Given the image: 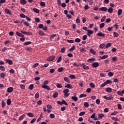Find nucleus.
I'll use <instances>...</instances> for the list:
<instances>
[{"label":"nucleus","mask_w":124,"mask_h":124,"mask_svg":"<svg viewBox=\"0 0 124 124\" xmlns=\"http://www.w3.org/2000/svg\"><path fill=\"white\" fill-rule=\"evenodd\" d=\"M7 105H10L11 104V99H8L7 100Z\"/></svg>","instance_id":"obj_30"},{"label":"nucleus","mask_w":124,"mask_h":124,"mask_svg":"<svg viewBox=\"0 0 124 124\" xmlns=\"http://www.w3.org/2000/svg\"><path fill=\"white\" fill-rule=\"evenodd\" d=\"M86 96H87V94L82 93L79 95V98H82V97H86Z\"/></svg>","instance_id":"obj_32"},{"label":"nucleus","mask_w":124,"mask_h":124,"mask_svg":"<svg viewBox=\"0 0 124 124\" xmlns=\"http://www.w3.org/2000/svg\"><path fill=\"white\" fill-rule=\"evenodd\" d=\"M99 11H104V12H106V11H107V10H108V9L106 7H102L100 8L99 9Z\"/></svg>","instance_id":"obj_6"},{"label":"nucleus","mask_w":124,"mask_h":124,"mask_svg":"<svg viewBox=\"0 0 124 124\" xmlns=\"http://www.w3.org/2000/svg\"><path fill=\"white\" fill-rule=\"evenodd\" d=\"M67 42H68V43H74V40H67Z\"/></svg>","instance_id":"obj_53"},{"label":"nucleus","mask_w":124,"mask_h":124,"mask_svg":"<svg viewBox=\"0 0 124 124\" xmlns=\"http://www.w3.org/2000/svg\"><path fill=\"white\" fill-rule=\"evenodd\" d=\"M58 72H62L63 71V68L62 67H60L58 69Z\"/></svg>","instance_id":"obj_43"},{"label":"nucleus","mask_w":124,"mask_h":124,"mask_svg":"<svg viewBox=\"0 0 124 124\" xmlns=\"http://www.w3.org/2000/svg\"><path fill=\"white\" fill-rule=\"evenodd\" d=\"M106 19V16H103L101 19V22H103L104 21H105V19Z\"/></svg>","instance_id":"obj_57"},{"label":"nucleus","mask_w":124,"mask_h":124,"mask_svg":"<svg viewBox=\"0 0 124 124\" xmlns=\"http://www.w3.org/2000/svg\"><path fill=\"white\" fill-rule=\"evenodd\" d=\"M119 33H117L116 32H114L113 33V36L114 37H119Z\"/></svg>","instance_id":"obj_36"},{"label":"nucleus","mask_w":124,"mask_h":124,"mask_svg":"<svg viewBox=\"0 0 124 124\" xmlns=\"http://www.w3.org/2000/svg\"><path fill=\"white\" fill-rule=\"evenodd\" d=\"M105 26V23H102L101 24H100V29H102V28H104V27Z\"/></svg>","instance_id":"obj_38"},{"label":"nucleus","mask_w":124,"mask_h":124,"mask_svg":"<svg viewBox=\"0 0 124 124\" xmlns=\"http://www.w3.org/2000/svg\"><path fill=\"white\" fill-rule=\"evenodd\" d=\"M75 42H77V43H79L81 42V39H80L79 38H77L75 39Z\"/></svg>","instance_id":"obj_47"},{"label":"nucleus","mask_w":124,"mask_h":124,"mask_svg":"<svg viewBox=\"0 0 124 124\" xmlns=\"http://www.w3.org/2000/svg\"><path fill=\"white\" fill-rule=\"evenodd\" d=\"M58 95H59V93H58V92H55L53 95V98H57Z\"/></svg>","instance_id":"obj_17"},{"label":"nucleus","mask_w":124,"mask_h":124,"mask_svg":"<svg viewBox=\"0 0 124 124\" xmlns=\"http://www.w3.org/2000/svg\"><path fill=\"white\" fill-rule=\"evenodd\" d=\"M39 34H40V35H41L42 36H43V35H45V33H44V32H43V31L40 30L38 32Z\"/></svg>","instance_id":"obj_15"},{"label":"nucleus","mask_w":124,"mask_h":124,"mask_svg":"<svg viewBox=\"0 0 124 124\" xmlns=\"http://www.w3.org/2000/svg\"><path fill=\"white\" fill-rule=\"evenodd\" d=\"M75 49V46H73L70 49L69 51L71 52V51H74Z\"/></svg>","instance_id":"obj_62"},{"label":"nucleus","mask_w":124,"mask_h":124,"mask_svg":"<svg viewBox=\"0 0 124 124\" xmlns=\"http://www.w3.org/2000/svg\"><path fill=\"white\" fill-rule=\"evenodd\" d=\"M14 90V89L13 88V87H9L7 89V92L9 93H12V92H13Z\"/></svg>","instance_id":"obj_12"},{"label":"nucleus","mask_w":124,"mask_h":124,"mask_svg":"<svg viewBox=\"0 0 124 124\" xmlns=\"http://www.w3.org/2000/svg\"><path fill=\"white\" fill-rule=\"evenodd\" d=\"M63 93H64V96H65V97H67V96H68V95H69V93H69V89H65L63 91Z\"/></svg>","instance_id":"obj_2"},{"label":"nucleus","mask_w":124,"mask_h":124,"mask_svg":"<svg viewBox=\"0 0 124 124\" xmlns=\"http://www.w3.org/2000/svg\"><path fill=\"white\" fill-rule=\"evenodd\" d=\"M0 77H1V78H4L5 77V74L3 73H1L0 74Z\"/></svg>","instance_id":"obj_42"},{"label":"nucleus","mask_w":124,"mask_h":124,"mask_svg":"<svg viewBox=\"0 0 124 124\" xmlns=\"http://www.w3.org/2000/svg\"><path fill=\"white\" fill-rule=\"evenodd\" d=\"M97 35L98 36H100L101 37H104V36H105V34L99 31L97 33Z\"/></svg>","instance_id":"obj_11"},{"label":"nucleus","mask_w":124,"mask_h":124,"mask_svg":"<svg viewBox=\"0 0 124 124\" xmlns=\"http://www.w3.org/2000/svg\"><path fill=\"white\" fill-rule=\"evenodd\" d=\"M49 117L51 118V119H54L55 118V115L53 113H51L49 115Z\"/></svg>","instance_id":"obj_56"},{"label":"nucleus","mask_w":124,"mask_h":124,"mask_svg":"<svg viewBox=\"0 0 124 124\" xmlns=\"http://www.w3.org/2000/svg\"><path fill=\"white\" fill-rule=\"evenodd\" d=\"M64 81L67 82V83H70V80H69V78L67 77L64 78Z\"/></svg>","instance_id":"obj_19"},{"label":"nucleus","mask_w":124,"mask_h":124,"mask_svg":"<svg viewBox=\"0 0 124 124\" xmlns=\"http://www.w3.org/2000/svg\"><path fill=\"white\" fill-rule=\"evenodd\" d=\"M103 98L107 100H111L113 97H107L106 96H104Z\"/></svg>","instance_id":"obj_18"},{"label":"nucleus","mask_w":124,"mask_h":124,"mask_svg":"<svg viewBox=\"0 0 124 124\" xmlns=\"http://www.w3.org/2000/svg\"><path fill=\"white\" fill-rule=\"evenodd\" d=\"M25 117H26V115L23 114L22 115H21V116L19 118V121H22V120H23V119H24V118H25Z\"/></svg>","instance_id":"obj_25"},{"label":"nucleus","mask_w":124,"mask_h":124,"mask_svg":"<svg viewBox=\"0 0 124 124\" xmlns=\"http://www.w3.org/2000/svg\"><path fill=\"white\" fill-rule=\"evenodd\" d=\"M62 60V56H60L57 60V62H61Z\"/></svg>","instance_id":"obj_40"},{"label":"nucleus","mask_w":124,"mask_h":124,"mask_svg":"<svg viewBox=\"0 0 124 124\" xmlns=\"http://www.w3.org/2000/svg\"><path fill=\"white\" fill-rule=\"evenodd\" d=\"M98 117L100 118V120L101 119H102V118H103V117H104V114H102V113H100L98 114Z\"/></svg>","instance_id":"obj_33"},{"label":"nucleus","mask_w":124,"mask_h":124,"mask_svg":"<svg viewBox=\"0 0 124 124\" xmlns=\"http://www.w3.org/2000/svg\"><path fill=\"white\" fill-rule=\"evenodd\" d=\"M90 86L91 88H93V89H94V88H95V85L93 82L90 83Z\"/></svg>","instance_id":"obj_27"},{"label":"nucleus","mask_w":124,"mask_h":124,"mask_svg":"<svg viewBox=\"0 0 124 124\" xmlns=\"http://www.w3.org/2000/svg\"><path fill=\"white\" fill-rule=\"evenodd\" d=\"M108 58V56L107 55H105L101 57V60H105V59H107Z\"/></svg>","instance_id":"obj_29"},{"label":"nucleus","mask_w":124,"mask_h":124,"mask_svg":"<svg viewBox=\"0 0 124 124\" xmlns=\"http://www.w3.org/2000/svg\"><path fill=\"white\" fill-rule=\"evenodd\" d=\"M108 76H109L110 77H112V76H114V74L112 72H109L108 73Z\"/></svg>","instance_id":"obj_52"},{"label":"nucleus","mask_w":124,"mask_h":124,"mask_svg":"<svg viewBox=\"0 0 124 124\" xmlns=\"http://www.w3.org/2000/svg\"><path fill=\"white\" fill-rule=\"evenodd\" d=\"M23 44L25 46H27V45H31V41L27 42L24 43Z\"/></svg>","instance_id":"obj_23"},{"label":"nucleus","mask_w":124,"mask_h":124,"mask_svg":"<svg viewBox=\"0 0 124 124\" xmlns=\"http://www.w3.org/2000/svg\"><path fill=\"white\" fill-rule=\"evenodd\" d=\"M20 3L21 4L25 5L27 3V1L26 0H20Z\"/></svg>","instance_id":"obj_28"},{"label":"nucleus","mask_w":124,"mask_h":124,"mask_svg":"<svg viewBox=\"0 0 124 124\" xmlns=\"http://www.w3.org/2000/svg\"><path fill=\"white\" fill-rule=\"evenodd\" d=\"M72 99H73V100H74V101H77L78 100V97L75 96H73L72 97Z\"/></svg>","instance_id":"obj_24"},{"label":"nucleus","mask_w":124,"mask_h":124,"mask_svg":"<svg viewBox=\"0 0 124 124\" xmlns=\"http://www.w3.org/2000/svg\"><path fill=\"white\" fill-rule=\"evenodd\" d=\"M92 66L94 68H96V67H98L99 66V63H98V62H95L92 64Z\"/></svg>","instance_id":"obj_5"},{"label":"nucleus","mask_w":124,"mask_h":124,"mask_svg":"<svg viewBox=\"0 0 124 124\" xmlns=\"http://www.w3.org/2000/svg\"><path fill=\"white\" fill-rule=\"evenodd\" d=\"M0 70H1V71H5V68H4L3 66H0Z\"/></svg>","instance_id":"obj_35"},{"label":"nucleus","mask_w":124,"mask_h":124,"mask_svg":"<svg viewBox=\"0 0 124 124\" xmlns=\"http://www.w3.org/2000/svg\"><path fill=\"white\" fill-rule=\"evenodd\" d=\"M6 62L9 63L10 65H12V64H13V61L9 59H6Z\"/></svg>","instance_id":"obj_7"},{"label":"nucleus","mask_w":124,"mask_h":124,"mask_svg":"<svg viewBox=\"0 0 124 124\" xmlns=\"http://www.w3.org/2000/svg\"><path fill=\"white\" fill-rule=\"evenodd\" d=\"M48 83H49L48 80H45L44 82V84L42 86V88H43V89H46V90H47V91H50L51 88H50L48 85H46L47 84H48Z\"/></svg>","instance_id":"obj_1"},{"label":"nucleus","mask_w":124,"mask_h":124,"mask_svg":"<svg viewBox=\"0 0 124 124\" xmlns=\"http://www.w3.org/2000/svg\"><path fill=\"white\" fill-rule=\"evenodd\" d=\"M112 44L111 43H108L106 45V48H109V47H111V45Z\"/></svg>","instance_id":"obj_61"},{"label":"nucleus","mask_w":124,"mask_h":124,"mask_svg":"<svg viewBox=\"0 0 124 124\" xmlns=\"http://www.w3.org/2000/svg\"><path fill=\"white\" fill-rule=\"evenodd\" d=\"M99 47H100V48H101V49H103V48H104L105 47V44H100Z\"/></svg>","instance_id":"obj_41"},{"label":"nucleus","mask_w":124,"mask_h":124,"mask_svg":"<svg viewBox=\"0 0 124 124\" xmlns=\"http://www.w3.org/2000/svg\"><path fill=\"white\" fill-rule=\"evenodd\" d=\"M84 106H85V107H86V108H88V107H89V103L88 102H85L84 103Z\"/></svg>","instance_id":"obj_49"},{"label":"nucleus","mask_w":124,"mask_h":124,"mask_svg":"<svg viewBox=\"0 0 124 124\" xmlns=\"http://www.w3.org/2000/svg\"><path fill=\"white\" fill-rule=\"evenodd\" d=\"M81 65L83 66L82 67H83V69H85V70H88V69H89V66L85 65L84 63H82L81 64Z\"/></svg>","instance_id":"obj_10"},{"label":"nucleus","mask_w":124,"mask_h":124,"mask_svg":"<svg viewBox=\"0 0 124 124\" xmlns=\"http://www.w3.org/2000/svg\"><path fill=\"white\" fill-rule=\"evenodd\" d=\"M16 35H17V36H19V37H21L22 36H25L24 35L22 34V33H20L19 31H16Z\"/></svg>","instance_id":"obj_14"},{"label":"nucleus","mask_w":124,"mask_h":124,"mask_svg":"<svg viewBox=\"0 0 124 124\" xmlns=\"http://www.w3.org/2000/svg\"><path fill=\"white\" fill-rule=\"evenodd\" d=\"M106 92H107V93H111L112 92V88H111L110 87L107 88L106 89Z\"/></svg>","instance_id":"obj_13"},{"label":"nucleus","mask_w":124,"mask_h":124,"mask_svg":"<svg viewBox=\"0 0 124 124\" xmlns=\"http://www.w3.org/2000/svg\"><path fill=\"white\" fill-rule=\"evenodd\" d=\"M38 97H39V93H36V94H35V98L36 99H37V98H38Z\"/></svg>","instance_id":"obj_45"},{"label":"nucleus","mask_w":124,"mask_h":124,"mask_svg":"<svg viewBox=\"0 0 124 124\" xmlns=\"http://www.w3.org/2000/svg\"><path fill=\"white\" fill-rule=\"evenodd\" d=\"M62 102L63 104H64V105H66V106L68 105V104H67L66 101H65V100H64L63 99L62 100Z\"/></svg>","instance_id":"obj_58"},{"label":"nucleus","mask_w":124,"mask_h":124,"mask_svg":"<svg viewBox=\"0 0 124 124\" xmlns=\"http://www.w3.org/2000/svg\"><path fill=\"white\" fill-rule=\"evenodd\" d=\"M69 78L71 79H75L76 77L74 75H70Z\"/></svg>","instance_id":"obj_44"},{"label":"nucleus","mask_w":124,"mask_h":124,"mask_svg":"<svg viewBox=\"0 0 124 124\" xmlns=\"http://www.w3.org/2000/svg\"><path fill=\"white\" fill-rule=\"evenodd\" d=\"M20 16L21 18H26L27 17L24 14H20Z\"/></svg>","instance_id":"obj_63"},{"label":"nucleus","mask_w":124,"mask_h":124,"mask_svg":"<svg viewBox=\"0 0 124 124\" xmlns=\"http://www.w3.org/2000/svg\"><path fill=\"white\" fill-rule=\"evenodd\" d=\"M25 36H21V38L20 39V41H21L22 42H24V41H25V40H26V38H24Z\"/></svg>","instance_id":"obj_48"},{"label":"nucleus","mask_w":124,"mask_h":124,"mask_svg":"<svg viewBox=\"0 0 124 124\" xmlns=\"http://www.w3.org/2000/svg\"><path fill=\"white\" fill-rule=\"evenodd\" d=\"M105 83L107 85H108V84H111L112 83V81L110 79H108L105 81Z\"/></svg>","instance_id":"obj_26"},{"label":"nucleus","mask_w":124,"mask_h":124,"mask_svg":"<svg viewBox=\"0 0 124 124\" xmlns=\"http://www.w3.org/2000/svg\"><path fill=\"white\" fill-rule=\"evenodd\" d=\"M117 94H118V95H120V96H123V92L122 91H118L117 92Z\"/></svg>","instance_id":"obj_46"},{"label":"nucleus","mask_w":124,"mask_h":124,"mask_svg":"<svg viewBox=\"0 0 124 124\" xmlns=\"http://www.w3.org/2000/svg\"><path fill=\"white\" fill-rule=\"evenodd\" d=\"M111 120L115 121V122H118L119 121V119L115 117H112Z\"/></svg>","instance_id":"obj_55"},{"label":"nucleus","mask_w":124,"mask_h":124,"mask_svg":"<svg viewBox=\"0 0 124 124\" xmlns=\"http://www.w3.org/2000/svg\"><path fill=\"white\" fill-rule=\"evenodd\" d=\"M27 115L28 117H30V118H31L33 116V114H32V113H31V112L28 113Z\"/></svg>","instance_id":"obj_37"},{"label":"nucleus","mask_w":124,"mask_h":124,"mask_svg":"<svg viewBox=\"0 0 124 124\" xmlns=\"http://www.w3.org/2000/svg\"><path fill=\"white\" fill-rule=\"evenodd\" d=\"M118 114V112L117 111H113L110 114V116H116Z\"/></svg>","instance_id":"obj_34"},{"label":"nucleus","mask_w":124,"mask_h":124,"mask_svg":"<svg viewBox=\"0 0 124 124\" xmlns=\"http://www.w3.org/2000/svg\"><path fill=\"white\" fill-rule=\"evenodd\" d=\"M88 38V36L87 35H84L82 37L83 40H86Z\"/></svg>","instance_id":"obj_60"},{"label":"nucleus","mask_w":124,"mask_h":124,"mask_svg":"<svg viewBox=\"0 0 124 124\" xmlns=\"http://www.w3.org/2000/svg\"><path fill=\"white\" fill-rule=\"evenodd\" d=\"M33 10L34 12H35V13H39V9H37L35 8H34L33 9Z\"/></svg>","instance_id":"obj_31"},{"label":"nucleus","mask_w":124,"mask_h":124,"mask_svg":"<svg viewBox=\"0 0 124 124\" xmlns=\"http://www.w3.org/2000/svg\"><path fill=\"white\" fill-rule=\"evenodd\" d=\"M33 84H31L30 86H29V89L30 90H31H31H33Z\"/></svg>","instance_id":"obj_59"},{"label":"nucleus","mask_w":124,"mask_h":124,"mask_svg":"<svg viewBox=\"0 0 124 124\" xmlns=\"http://www.w3.org/2000/svg\"><path fill=\"white\" fill-rule=\"evenodd\" d=\"M56 87L58 89H62V85L61 83H57L56 84Z\"/></svg>","instance_id":"obj_20"},{"label":"nucleus","mask_w":124,"mask_h":124,"mask_svg":"<svg viewBox=\"0 0 124 124\" xmlns=\"http://www.w3.org/2000/svg\"><path fill=\"white\" fill-rule=\"evenodd\" d=\"M61 53H64L65 52V48L64 47H63L61 50Z\"/></svg>","instance_id":"obj_64"},{"label":"nucleus","mask_w":124,"mask_h":124,"mask_svg":"<svg viewBox=\"0 0 124 124\" xmlns=\"http://www.w3.org/2000/svg\"><path fill=\"white\" fill-rule=\"evenodd\" d=\"M20 32H21L23 34H25L26 35H32V32H30L28 31H21Z\"/></svg>","instance_id":"obj_3"},{"label":"nucleus","mask_w":124,"mask_h":124,"mask_svg":"<svg viewBox=\"0 0 124 124\" xmlns=\"http://www.w3.org/2000/svg\"><path fill=\"white\" fill-rule=\"evenodd\" d=\"M122 14H123V10H122V9L119 10L118 11V16H120L121 15H122Z\"/></svg>","instance_id":"obj_21"},{"label":"nucleus","mask_w":124,"mask_h":124,"mask_svg":"<svg viewBox=\"0 0 124 124\" xmlns=\"http://www.w3.org/2000/svg\"><path fill=\"white\" fill-rule=\"evenodd\" d=\"M4 12L6 14H8V15H12V12L7 8L4 10Z\"/></svg>","instance_id":"obj_4"},{"label":"nucleus","mask_w":124,"mask_h":124,"mask_svg":"<svg viewBox=\"0 0 124 124\" xmlns=\"http://www.w3.org/2000/svg\"><path fill=\"white\" fill-rule=\"evenodd\" d=\"M107 85V84H106V83L105 82L101 85L100 88H104V87H105V86H106Z\"/></svg>","instance_id":"obj_54"},{"label":"nucleus","mask_w":124,"mask_h":124,"mask_svg":"<svg viewBox=\"0 0 124 124\" xmlns=\"http://www.w3.org/2000/svg\"><path fill=\"white\" fill-rule=\"evenodd\" d=\"M65 88H67V89H72L73 87L71 84H68L65 86Z\"/></svg>","instance_id":"obj_16"},{"label":"nucleus","mask_w":124,"mask_h":124,"mask_svg":"<svg viewBox=\"0 0 124 124\" xmlns=\"http://www.w3.org/2000/svg\"><path fill=\"white\" fill-rule=\"evenodd\" d=\"M94 60H95V59H94V58H90L87 60V62H93V61H94Z\"/></svg>","instance_id":"obj_22"},{"label":"nucleus","mask_w":124,"mask_h":124,"mask_svg":"<svg viewBox=\"0 0 124 124\" xmlns=\"http://www.w3.org/2000/svg\"><path fill=\"white\" fill-rule=\"evenodd\" d=\"M55 56H50L48 59H47V61H48V62H52V61H54V60H55Z\"/></svg>","instance_id":"obj_8"},{"label":"nucleus","mask_w":124,"mask_h":124,"mask_svg":"<svg viewBox=\"0 0 124 124\" xmlns=\"http://www.w3.org/2000/svg\"><path fill=\"white\" fill-rule=\"evenodd\" d=\"M90 52L91 54H93V55H95V51L93 49H90Z\"/></svg>","instance_id":"obj_51"},{"label":"nucleus","mask_w":124,"mask_h":124,"mask_svg":"<svg viewBox=\"0 0 124 124\" xmlns=\"http://www.w3.org/2000/svg\"><path fill=\"white\" fill-rule=\"evenodd\" d=\"M93 31L92 30H87V35H88V36H91V34H93Z\"/></svg>","instance_id":"obj_9"},{"label":"nucleus","mask_w":124,"mask_h":124,"mask_svg":"<svg viewBox=\"0 0 124 124\" xmlns=\"http://www.w3.org/2000/svg\"><path fill=\"white\" fill-rule=\"evenodd\" d=\"M86 114V112L85 111H82L79 114V116H84Z\"/></svg>","instance_id":"obj_50"},{"label":"nucleus","mask_w":124,"mask_h":124,"mask_svg":"<svg viewBox=\"0 0 124 124\" xmlns=\"http://www.w3.org/2000/svg\"><path fill=\"white\" fill-rule=\"evenodd\" d=\"M108 13H112V12H113V8L110 7L108 9Z\"/></svg>","instance_id":"obj_39"}]
</instances>
